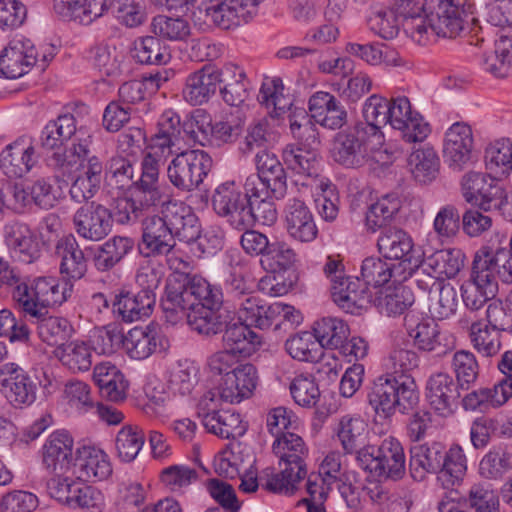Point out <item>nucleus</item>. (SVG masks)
<instances>
[{
	"label": "nucleus",
	"instance_id": "nucleus-1",
	"mask_svg": "<svg viewBox=\"0 0 512 512\" xmlns=\"http://www.w3.org/2000/svg\"><path fill=\"white\" fill-rule=\"evenodd\" d=\"M222 303L221 290L204 278L178 275L169 279L161 306L167 322L186 319L193 331L210 337L227 325L229 313L221 310Z\"/></svg>",
	"mask_w": 512,
	"mask_h": 512
},
{
	"label": "nucleus",
	"instance_id": "nucleus-2",
	"mask_svg": "<svg viewBox=\"0 0 512 512\" xmlns=\"http://www.w3.org/2000/svg\"><path fill=\"white\" fill-rule=\"evenodd\" d=\"M157 214L142 221L139 250L145 257L167 255L176 245L175 239L190 243L200 236L198 217L183 202L166 199L158 203Z\"/></svg>",
	"mask_w": 512,
	"mask_h": 512
},
{
	"label": "nucleus",
	"instance_id": "nucleus-3",
	"mask_svg": "<svg viewBox=\"0 0 512 512\" xmlns=\"http://www.w3.org/2000/svg\"><path fill=\"white\" fill-rule=\"evenodd\" d=\"M54 12L64 21L89 25L111 9L123 25L134 28L146 17L144 0H53Z\"/></svg>",
	"mask_w": 512,
	"mask_h": 512
},
{
	"label": "nucleus",
	"instance_id": "nucleus-4",
	"mask_svg": "<svg viewBox=\"0 0 512 512\" xmlns=\"http://www.w3.org/2000/svg\"><path fill=\"white\" fill-rule=\"evenodd\" d=\"M367 401L376 415L388 419L397 412L413 410L419 403V391L411 375L384 374L371 382Z\"/></svg>",
	"mask_w": 512,
	"mask_h": 512
},
{
	"label": "nucleus",
	"instance_id": "nucleus-5",
	"mask_svg": "<svg viewBox=\"0 0 512 512\" xmlns=\"http://www.w3.org/2000/svg\"><path fill=\"white\" fill-rule=\"evenodd\" d=\"M272 449L279 458L281 471L267 475L262 486L273 493L294 494L297 484L307 476L308 448L299 435L286 432L275 439Z\"/></svg>",
	"mask_w": 512,
	"mask_h": 512
},
{
	"label": "nucleus",
	"instance_id": "nucleus-6",
	"mask_svg": "<svg viewBox=\"0 0 512 512\" xmlns=\"http://www.w3.org/2000/svg\"><path fill=\"white\" fill-rule=\"evenodd\" d=\"M10 286L13 287L12 298L24 317L33 318L48 314V307L65 302L71 296L73 287L68 282L60 287L55 277H38L30 289L21 281L18 273L17 282Z\"/></svg>",
	"mask_w": 512,
	"mask_h": 512
},
{
	"label": "nucleus",
	"instance_id": "nucleus-7",
	"mask_svg": "<svg viewBox=\"0 0 512 512\" xmlns=\"http://www.w3.org/2000/svg\"><path fill=\"white\" fill-rule=\"evenodd\" d=\"M212 166L213 160L204 150L181 151L169 163L167 177L178 191L190 193L199 189Z\"/></svg>",
	"mask_w": 512,
	"mask_h": 512
},
{
	"label": "nucleus",
	"instance_id": "nucleus-8",
	"mask_svg": "<svg viewBox=\"0 0 512 512\" xmlns=\"http://www.w3.org/2000/svg\"><path fill=\"white\" fill-rule=\"evenodd\" d=\"M372 138L361 125H354L338 132L331 150L334 161L346 168L364 166L369 161L371 149L381 144Z\"/></svg>",
	"mask_w": 512,
	"mask_h": 512
},
{
	"label": "nucleus",
	"instance_id": "nucleus-9",
	"mask_svg": "<svg viewBox=\"0 0 512 512\" xmlns=\"http://www.w3.org/2000/svg\"><path fill=\"white\" fill-rule=\"evenodd\" d=\"M263 0H205L198 7L205 22L221 29H230L249 22Z\"/></svg>",
	"mask_w": 512,
	"mask_h": 512
},
{
	"label": "nucleus",
	"instance_id": "nucleus-10",
	"mask_svg": "<svg viewBox=\"0 0 512 512\" xmlns=\"http://www.w3.org/2000/svg\"><path fill=\"white\" fill-rule=\"evenodd\" d=\"M236 70V65L227 63L222 68L205 65L192 72L186 78L182 90L183 98L191 105H202L209 101L221 83L222 74L229 76Z\"/></svg>",
	"mask_w": 512,
	"mask_h": 512
},
{
	"label": "nucleus",
	"instance_id": "nucleus-11",
	"mask_svg": "<svg viewBox=\"0 0 512 512\" xmlns=\"http://www.w3.org/2000/svg\"><path fill=\"white\" fill-rule=\"evenodd\" d=\"M388 123L401 132L408 143L423 142L430 134V126L418 112H412L407 97L389 100Z\"/></svg>",
	"mask_w": 512,
	"mask_h": 512
},
{
	"label": "nucleus",
	"instance_id": "nucleus-12",
	"mask_svg": "<svg viewBox=\"0 0 512 512\" xmlns=\"http://www.w3.org/2000/svg\"><path fill=\"white\" fill-rule=\"evenodd\" d=\"M461 185L463 197L468 203L484 211L500 207L503 189L490 175L470 171L463 176Z\"/></svg>",
	"mask_w": 512,
	"mask_h": 512
},
{
	"label": "nucleus",
	"instance_id": "nucleus-13",
	"mask_svg": "<svg viewBox=\"0 0 512 512\" xmlns=\"http://www.w3.org/2000/svg\"><path fill=\"white\" fill-rule=\"evenodd\" d=\"M76 233L89 241H100L113 227V215L104 205L92 201L79 207L73 215Z\"/></svg>",
	"mask_w": 512,
	"mask_h": 512
},
{
	"label": "nucleus",
	"instance_id": "nucleus-14",
	"mask_svg": "<svg viewBox=\"0 0 512 512\" xmlns=\"http://www.w3.org/2000/svg\"><path fill=\"white\" fill-rule=\"evenodd\" d=\"M461 389L453 377L445 372L430 375L425 384V399L429 407L444 418L452 416L458 408Z\"/></svg>",
	"mask_w": 512,
	"mask_h": 512
},
{
	"label": "nucleus",
	"instance_id": "nucleus-15",
	"mask_svg": "<svg viewBox=\"0 0 512 512\" xmlns=\"http://www.w3.org/2000/svg\"><path fill=\"white\" fill-rule=\"evenodd\" d=\"M0 390L15 407L29 406L36 400V383L16 363L0 366Z\"/></svg>",
	"mask_w": 512,
	"mask_h": 512
},
{
	"label": "nucleus",
	"instance_id": "nucleus-16",
	"mask_svg": "<svg viewBox=\"0 0 512 512\" xmlns=\"http://www.w3.org/2000/svg\"><path fill=\"white\" fill-rule=\"evenodd\" d=\"M74 441L65 430L53 432L42 448V465L55 476L72 474L75 460L73 456Z\"/></svg>",
	"mask_w": 512,
	"mask_h": 512
},
{
	"label": "nucleus",
	"instance_id": "nucleus-17",
	"mask_svg": "<svg viewBox=\"0 0 512 512\" xmlns=\"http://www.w3.org/2000/svg\"><path fill=\"white\" fill-rule=\"evenodd\" d=\"M506 236L496 233L487 244L483 245L474 255L473 263L485 262L484 273L490 274L491 280L495 275L506 284L512 283V253L502 246Z\"/></svg>",
	"mask_w": 512,
	"mask_h": 512
},
{
	"label": "nucleus",
	"instance_id": "nucleus-18",
	"mask_svg": "<svg viewBox=\"0 0 512 512\" xmlns=\"http://www.w3.org/2000/svg\"><path fill=\"white\" fill-rule=\"evenodd\" d=\"M484 264L480 260L472 262L470 278L460 287L463 303L472 312L480 310L497 292V282L491 280L490 274L484 273Z\"/></svg>",
	"mask_w": 512,
	"mask_h": 512
},
{
	"label": "nucleus",
	"instance_id": "nucleus-19",
	"mask_svg": "<svg viewBox=\"0 0 512 512\" xmlns=\"http://www.w3.org/2000/svg\"><path fill=\"white\" fill-rule=\"evenodd\" d=\"M38 62V52L29 39L13 40L0 54V75L16 79Z\"/></svg>",
	"mask_w": 512,
	"mask_h": 512
},
{
	"label": "nucleus",
	"instance_id": "nucleus-20",
	"mask_svg": "<svg viewBox=\"0 0 512 512\" xmlns=\"http://www.w3.org/2000/svg\"><path fill=\"white\" fill-rule=\"evenodd\" d=\"M377 247L379 253L389 260H398L397 265L404 267H418V260L413 259L414 242L412 237L403 229L398 227L384 228L381 231Z\"/></svg>",
	"mask_w": 512,
	"mask_h": 512
},
{
	"label": "nucleus",
	"instance_id": "nucleus-21",
	"mask_svg": "<svg viewBox=\"0 0 512 512\" xmlns=\"http://www.w3.org/2000/svg\"><path fill=\"white\" fill-rule=\"evenodd\" d=\"M4 241L11 255L30 264L41 256L40 244L30 227L22 222H10L4 227Z\"/></svg>",
	"mask_w": 512,
	"mask_h": 512
},
{
	"label": "nucleus",
	"instance_id": "nucleus-22",
	"mask_svg": "<svg viewBox=\"0 0 512 512\" xmlns=\"http://www.w3.org/2000/svg\"><path fill=\"white\" fill-rule=\"evenodd\" d=\"M331 296L335 304L351 314H359L371 302L365 284L359 278L345 275L331 284Z\"/></svg>",
	"mask_w": 512,
	"mask_h": 512
},
{
	"label": "nucleus",
	"instance_id": "nucleus-23",
	"mask_svg": "<svg viewBox=\"0 0 512 512\" xmlns=\"http://www.w3.org/2000/svg\"><path fill=\"white\" fill-rule=\"evenodd\" d=\"M257 369L252 364H242L222 377L218 385L224 402L239 403L249 398L257 385Z\"/></svg>",
	"mask_w": 512,
	"mask_h": 512
},
{
	"label": "nucleus",
	"instance_id": "nucleus-24",
	"mask_svg": "<svg viewBox=\"0 0 512 512\" xmlns=\"http://www.w3.org/2000/svg\"><path fill=\"white\" fill-rule=\"evenodd\" d=\"M284 214L286 230L291 238L302 243L315 240L318 229L314 216L304 201L298 198L289 199Z\"/></svg>",
	"mask_w": 512,
	"mask_h": 512
},
{
	"label": "nucleus",
	"instance_id": "nucleus-25",
	"mask_svg": "<svg viewBox=\"0 0 512 512\" xmlns=\"http://www.w3.org/2000/svg\"><path fill=\"white\" fill-rule=\"evenodd\" d=\"M413 272L414 267L390 264L378 257L364 259L361 266V276L366 287L405 282L412 277Z\"/></svg>",
	"mask_w": 512,
	"mask_h": 512
},
{
	"label": "nucleus",
	"instance_id": "nucleus-26",
	"mask_svg": "<svg viewBox=\"0 0 512 512\" xmlns=\"http://www.w3.org/2000/svg\"><path fill=\"white\" fill-rule=\"evenodd\" d=\"M314 121L328 129L342 128L347 122V111L336 97L328 92L314 93L308 102Z\"/></svg>",
	"mask_w": 512,
	"mask_h": 512
},
{
	"label": "nucleus",
	"instance_id": "nucleus-27",
	"mask_svg": "<svg viewBox=\"0 0 512 512\" xmlns=\"http://www.w3.org/2000/svg\"><path fill=\"white\" fill-rule=\"evenodd\" d=\"M473 144L472 130L469 125L457 122L446 132L443 154L449 165L457 170L470 159Z\"/></svg>",
	"mask_w": 512,
	"mask_h": 512
},
{
	"label": "nucleus",
	"instance_id": "nucleus-28",
	"mask_svg": "<svg viewBox=\"0 0 512 512\" xmlns=\"http://www.w3.org/2000/svg\"><path fill=\"white\" fill-rule=\"evenodd\" d=\"M160 157L157 152L148 153L142 161V173L135 182V191L141 193V202L158 204L166 199H172L162 189L159 182Z\"/></svg>",
	"mask_w": 512,
	"mask_h": 512
},
{
	"label": "nucleus",
	"instance_id": "nucleus-29",
	"mask_svg": "<svg viewBox=\"0 0 512 512\" xmlns=\"http://www.w3.org/2000/svg\"><path fill=\"white\" fill-rule=\"evenodd\" d=\"M168 344L154 326L134 327L125 335V351L132 359L143 360Z\"/></svg>",
	"mask_w": 512,
	"mask_h": 512
},
{
	"label": "nucleus",
	"instance_id": "nucleus-30",
	"mask_svg": "<svg viewBox=\"0 0 512 512\" xmlns=\"http://www.w3.org/2000/svg\"><path fill=\"white\" fill-rule=\"evenodd\" d=\"M222 340L225 350L241 357L251 356L262 344V337L242 320L232 322L228 319Z\"/></svg>",
	"mask_w": 512,
	"mask_h": 512
},
{
	"label": "nucleus",
	"instance_id": "nucleus-31",
	"mask_svg": "<svg viewBox=\"0 0 512 512\" xmlns=\"http://www.w3.org/2000/svg\"><path fill=\"white\" fill-rule=\"evenodd\" d=\"M156 303V295L120 290L113 301V312L125 322L148 317Z\"/></svg>",
	"mask_w": 512,
	"mask_h": 512
},
{
	"label": "nucleus",
	"instance_id": "nucleus-32",
	"mask_svg": "<svg viewBox=\"0 0 512 512\" xmlns=\"http://www.w3.org/2000/svg\"><path fill=\"white\" fill-rule=\"evenodd\" d=\"M239 320L244 321L250 328L254 326L261 330L268 329L279 319L282 310L279 302L265 303L256 295H250L237 304Z\"/></svg>",
	"mask_w": 512,
	"mask_h": 512
},
{
	"label": "nucleus",
	"instance_id": "nucleus-33",
	"mask_svg": "<svg viewBox=\"0 0 512 512\" xmlns=\"http://www.w3.org/2000/svg\"><path fill=\"white\" fill-rule=\"evenodd\" d=\"M36 161L34 147L25 145L24 140L9 144L0 154V168L10 178L22 177Z\"/></svg>",
	"mask_w": 512,
	"mask_h": 512
},
{
	"label": "nucleus",
	"instance_id": "nucleus-34",
	"mask_svg": "<svg viewBox=\"0 0 512 512\" xmlns=\"http://www.w3.org/2000/svg\"><path fill=\"white\" fill-rule=\"evenodd\" d=\"M112 473L108 456L99 449L84 448L76 458L72 475L81 481H101Z\"/></svg>",
	"mask_w": 512,
	"mask_h": 512
},
{
	"label": "nucleus",
	"instance_id": "nucleus-35",
	"mask_svg": "<svg viewBox=\"0 0 512 512\" xmlns=\"http://www.w3.org/2000/svg\"><path fill=\"white\" fill-rule=\"evenodd\" d=\"M404 326L414 345L423 351H434L440 346L438 324L430 317H420L410 311L404 317Z\"/></svg>",
	"mask_w": 512,
	"mask_h": 512
},
{
	"label": "nucleus",
	"instance_id": "nucleus-36",
	"mask_svg": "<svg viewBox=\"0 0 512 512\" xmlns=\"http://www.w3.org/2000/svg\"><path fill=\"white\" fill-rule=\"evenodd\" d=\"M377 459L379 469L376 476L401 479L406 472V459L401 443L393 438H385L377 447Z\"/></svg>",
	"mask_w": 512,
	"mask_h": 512
},
{
	"label": "nucleus",
	"instance_id": "nucleus-37",
	"mask_svg": "<svg viewBox=\"0 0 512 512\" xmlns=\"http://www.w3.org/2000/svg\"><path fill=\"white\" fill-rule=\"evenodd\" d=\"M444 457V447L437 442L417 444L410 448L409 468L411 476L421 481L426 473H438Z\"/></svg>",
	"mask_w": 512,
	"mask_h": 512
},
{
	"label": "nucleus",
	"instance_id": "nucleus-38",
	"mask_svg": "<svg viewBox=\"0 0 512 512\" xmlns=\"http://www.w3.org/2000/svg\"><path fill=\"white\" fill-rule=\"evenodd\" d=\"M87 137L82 128H77L76 119L72 114L58 116L55 120L49 121L41 131L40 144L44 149L53 150L61 147L66 141L75 136Z\"/></svg>",
	"mask_w": 512,
	"mask_h": 512
},
{
	"label": "nucleus",
	"instance_id": "nucleus-39",
	"mask_svg": "<svg viewBox=\"0 0 512 512\" xmlns=\"http://www.w3.org/2000/svg\"><path fill=\"white\" fill-rule=\"evenodd\" d=\"M257 175L270 188L275 199H282L287 192V177L282 163L265 150L256 155Z\"/></svg>",
	"mask_w": 512,
	"mask_h": 512
},
{
	"label": "nucleus",
	"instance_id": "nucleus-40",
	"mask_svg": "<svg viewBox=\"0 0 512 512\" xmlns=\"http://www.w3.org/2000/svg\"><path fill=\"white\" fill-rule=\"evenodd\" d=\"M56 252L61 257L60 272L70 280L81 279L87 271L83 251L73 236L58 241Z\"/></svg>",
	"mask_w": 512,
	"mask_h": 512
},
{
	"label": "nucleus",
	"instance_id": "nucleus-41",
	"mask_svg": "<svg viewBox=\"0 0 512 512\" xmlns=\"http://www.w3.org/2000/svg\"><path fill=\"white\" fill-rule=\"evenodd\" d=\"M134 248V240L126 236H113L98 247L94 254V266L98 271L113 269Z\"/></svg>",
	"mask_w": 512,
	"mask_h": 512
},
{
	"label": "nucleus",
	"instance_id": "nucleus-42",
	"mask_svg": "<svg viewBox=\"0 0 512 512\" xmlns=\"http://www.w3.org/2000/svg\"><path fill=\"white\" fill-rule=\"evenodd\" d=\"M465 254L457 248L437 250L421 261V267L430 270L441 279L454 278L464 267Z\"/></svg>",
	"mask_w": 512,
	"mask_h": 512
},
{
	"label": "nucleus",
	"instance_id": "nucleus-43",
	"mask_svg": "<svg viewBox=\"0 0 512 512\" xmlns=\"http://www.w3.org/2000/svg\"><path fill=\"white\" fill-rule=\"evenodd\" d=\"M90 136H77V142L72 147L62 153H54L51 162L53 168L62 177H73L81 169L82 162L88 157L90 152Z\"/></svg>",
	"mask_w": 512,
	"mask_h": 512
},
{
	"label": "nucleus",
	"instance_id": "nucleus-44",
	"mask_svg": "<svg viewBox=\"0 0 512 512\" xmlns=\"http://www.w3.org/2000/svg\"><path fill=\"white\" fill-rule=\"evenodd\" d=\"M408 167L415 181L429 184L439 174L440 159L432 147L422 146L409 155Z\"/></svg>",
	"mask_w": 512,
	"mask_h": 512
},
{
	"label": "nucleus",
	"instance_id": "nucleus-45",
	"mask_svg": "<svg viewBox=\"0 0 512 512\" xmlns=\"http://www.w3.org/2000/svg\"><path fill=\"white\" fill-rule=\"evenodd\" d=\"M27 318L37 325L41 340L50 346H57V350L66 344L74 331L70 322L63 317L44 314L39 318Z\"/></svg>",
	"mask_w": 512,
	"mask_h": 512
},
{
	"label": "nucleus",
	"instance_id": "nucleus-46",
	"mask_svg": "<svg viewBox=\"0 0 512 512\" xmlns=\"http://www.w3.org/2000/svg\"><path fill=\"white\" fill-rule=\"evenodd\" d=\"M389 100L379 95L370 96L363 106V117L365 123L359 122L367 133L378 143L384 141V134L381 127L388 123Z\"/></svg>",
	"mask_w": 512,
	"mask_h": 512
},
{
	"label": "nucleus",
	"instance_id": "nucleus-47",
	"mask_svg": "<svg viewBox=\"0 0 512 512\" xmlns=\"http://www.w3.org/2000/svg\"><path fill=\"white\" fill-rule=\"evenodd\" d=\"M94 379L101 395L109 401L118 402L126 398L128 384L115 366H95Z\"/></svg>",
	"mask_w": 512,
	"mask_h": 512
},
{
	"label": "nucleus",
	"instance_id": "nucleus-48",
	"mask_svg": "<svg viewBox=\"0 0 512 512\" xmlns=\"http://www.w3.org/2000/svg\"><path fill=\"white\" fill-rule=\"evenodd\" d=\"M283 84L279 78L271 79L264 82L258 94V101L265 105L267 109L272 108L269 112L270 118H280L291 111L301 109L293 106L292 101L283 95Z\"/></svg>",
	"mask_w": 512,
	"mask_h": 512
},
{
	"label": "nucleus",
	"instance_id": "nucleus-49",
	"mask_svg": "<svg viewBox=\"0 0 512 512\" xmlns=\"http://www.w3.org/2000/svg\"><path fill=\"white\" fill-rule=\"evenodd\" d=\"M286 167L296 174L314 176L317 174L318 155L316 149L287 144L282 151Z\"/></svg>",
	"mask_w": 512,
	"mask_h": 512
},
{
	"label": "nucleus",
	"instance_id": "nucleus-50",
	"mask_svg": "<svg viewBox=\"0 0 512 512\" xmlns=\"http://www.w3.org/2000/svg\"><path fill=\"white\" fill-rule=\"evenodd\" d=\"M289 129L297 145L316 149L320 144L319 131L311 113L296 109L288 115Z\"/></svg>",
	"mask_w": 512,
	"mask_h": 512
},
{
	"label": "nucleus",
	"instance_id": "nucleus-51",
	"mask_svg": "<svg viewBox=\"0 0 512 512\" xmlns=\"http://www.w3.org/2000/svg\"><path fill=\"white\" fill-rule=\"evenodd\" d=\"M467 471V459L459 445H453L449 450L444 449L438 480L445 488L459 484Z\"/></svg>",
	"mask_w": 512,
	"mask_h": 512
},
{
	"label": "nucleus",
	"instance_id": "nucleus-52",
	"mask_svg": "<svg viewBox=\"0 0 512 512\" xmlns=\"http://www.w3.org/2000/svg\"><path fill=\"white\" fill-rule=\"evenodd\" d=\"M471 13L455 11L454 9L438 6L436 15L429 18V26L437 36L444 38H456L464 30V23L467 22Z\"/></svg>",
	"mask_w": 512,
	"mask_h": 512
},
{
	"label": "nucleus",
	"instance_id": "nucleus-53",
	"mask_svg": "<svg viewBox=\"0 0 512 512\" xmlns=\"http://www.w3.org/2000/svg\"><path fill=\"white\" fill-rule=\"evenodd\" d=\"M400 200L393 194L382 196L377 202L370 205L366 212V226L371 232L389 228V223L399 212Z\"/></svg>",
	"mask_w": 512,
	"mask_h": 512
},
{
	"label": "nucleus",
	"instance_id": "nucleus-54",
	"mask_svg": "<svg viewBox=\"0 0 512 512\" xmlns=\"http://www.w3.org/2000/svg\"><path fill=\"white\" fill-rule=\"evenodd\" d=\"M314 336L321 345V349H338L350 334L348 325L335 317H324L314 323Z\"/></svg>",
	"mask_w": 512,
	"mask_h": 512
},
{
	"label": "nucleus",
	"instance_id": "nucleus-55",
	"mask_svg": "<svg viewBox=\"0 0 512 512\" xmlns=\"http://www.w3.org/2000/svg\"><path fill=\"white\" fill-rule=\"evenodd\" d=\"M404 282L391 283L382 292L379 298V307L387 315H400L411 307L415 301L411 288L405 286Z\"/></svg>",
	"mask_w": 512,
	"mask_h": 512
},
{
	"label": "nucleus",
	"instance_id": "nucleus-56",
	"mask_svg": "<svg viewBox=\"0 0 512 512\" xmlns=\"http://www.w3.org/2000/svg\"><path fill=\"white\" fill-rule=\"evenodd\" d=\"M245 200H247L246 196L234 182H224L214 190L212 207L214 212L225 221Z\"/></svg>",
	"mask_w": 512,
	"mask_h": 512
},
{
	"label": "nucleus",
	"instance_id": "nucleus-57",
	"mask_svg": "<svg viewBox=\"0 0 512 512\" xmlns=\"http://www.w3.org/2000/svg\"><path fill=\"white\" fill-rule=\"evenodd\" d=\"M204 427L208 432L223 439L241 437L247 430V425L242 421L240 414L228 410H222L209 417Z\"/></svg>",
	"mask_w": 512,
	"mask_h": 512
},
{
	"label": "nucleus",
	"instance_id": "nucleus-58",
	"mask_svg": "<svg viewBox=\"0 0 512 512\" xmlns=\"http://www.w3.org/2000/svg\"><path fill=\"white\" fill-rule=\"evenodd\" d=\"M56 355L62 364L72 372H86L92 366V348L84 341L66 343Z\"/></svg>",
	"mask_w": 512,
	"mask_h": 512
},
{
	"label": "nucleus",
	"instance_id": "nucleus-59",
	"mask_svg": "<svg viewBox=\"0 0 512 512\" xmlns=\"http://www.w3.org/2000/svg\"><path fill=\"white\" fill-rule=\"evenodd\" d=\"M133 58L141 64L165 65L171 55L158 37L146 36L135 41Z\"/></svg>",
	"mask_w": 512,
	"mask_h": 512
},
{
	"label": "nucleus",
	"instance_id": "nucleus-60",
	"mask_svg": "<svg viewBox=\"0 0 512 512\" xmlns=\"http://www.w3.org/2000/svg\"><path fill=\"white\" fill-rule=\"evenodd\" d=\"M94 65L108 77H119L125 71L124 56L114 46L98 44L91 51Z\"/></svg>",
	"mask_w": 512,
	"mask_h": 512
},
{
	"label": "nucleus",
	"instance_id": "nucleus-61",
	"mask_svg": "<svg viewBox=\"0 0 512 512\" xmlns=\"http://www.w3.org/2000/svg\"><path fill=\"white\" fill-rule=\"evenodd\" d=\"M285 348L293 359L305 362H315L323 354L321 345L314 334L307 331L287 339Z\"/></svg>",
	"mask_w": 512,
	"mask_h": 512
},
{
	"label": "nucleus",
	"instance_id": "nucleus-62",
	"mask_svg": "<svg viewBox=\"0 0 512 512\" xmlns=\"http://www.w3.org/2000/svg\"><path fill=\"white\" fill-rule=\"evenodd\" d=\"M469 336L474 349L484 357H493L501 349V333L485 326L482 320L471 323Z\"/></svg>",
	"mask_w": 512,
	"mask_h": 512
},
{
	"label": "nucleus",
	"instance_id": "nucleus-63",
	"mask_svg": "<svg viewBox=\"0 0 512 512\" xmlns=\"http://www.w3.org/2000/svg\"><path fill=\"white\" fill-rule=\"evenodd\" d=\"M211 126L210 116L202 109L194 110L182 124L187 142L200 146L211 145Z\"/></svg>",
	"mask_w": 512,
	"mask_h": 512
},
{
	"label": "nucleus",
	"instance_id": "nucleus-64",
	"mask_svg": "<svg viewBox=\"0 0 512 512\" xmlns=\"http://www.w3.org/2000/svg\"><path fill=\"white\" fill-rule=\"evenodd\" d=\"M486 168L493 174L508 175L512 170V141L500 139L485 150Z\"/></svg>",
	"mask_w": 512,
	"mask_h": 512
}]
</instances>
